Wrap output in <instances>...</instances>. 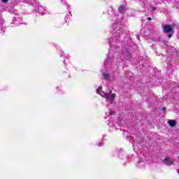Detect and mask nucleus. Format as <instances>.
<instances>
[{"label": "nucleus", "instance_id": "b1692460", "mask_svg": "<svg viewBox=\"0 0 179 179\" xmlns=\"http://www.w3.org/2000/svg\"><path fill=\"white\" fill-rule=\"evenodd\" d=\"M162 110L166 111V108L165 107L162 108Z\"/></svg>", "mask_w": 179, "mask_h": 179}, {"label": "nucleus", "instance_id": "0eeeda50", "mask_svg": "<svg viewBox=\"0 0 179 179\" xmlns=\"http://www.w3.org/2000/svg\"><path fill=\"white\" fill-rule=\"evenodd\" d=\"M162 163H164V164H166V166H173L174 159L173 158L167 157L162 161Z\"/></svg>", "mask_w": 179, "mask_h": 179}, {"label": "nucleus", "instance_id": "a211bd4d", "mask_svg": "<svg viewBox=\"0 0 179 179\" xmlns=\"http://www.w3.org/2000/svg\"><path fill=\"white\" fill-rule=\"evenodd\" d=\"M1 27H3V21H0Z\"/></svg>", "mask_w": 179, "mask_h": 179}, {"label": "nucleus", "instance_id": "393cba45", "mask_svg": "<svg viewBox=\"0 0 179 179\" xmlns=\"http://www.w3.org/2000/svg\"><path fill=\"white\" fill-rule=\"evenodd\" d=\"M102 138L104 139L106 138V134H104Z\"/></svg>", "mask_w": 179, "mask_h": 179}, {"label": "nucleus", "instance_id": "6ab92c4d", "mask_svg": "<svg viewBox=\"0 0 179 179\" xmlns=\"http://www.w3.org/2000/svg\"><path fill=\"white\" fill-rule=\"evenodd\" d=\"M155 10H156V7H152V12H155Z\"/></svg>", "mask_w": 179, "mask_h": 179}, {"label": "nucleus", "instance_id": "a878e982", "mask_svg": "<svg viewBox=\"0 0 179 179\" xmlns=\"http://www.w3.org/2000/svg\"><path fill=\"white\" fill-rule=\"evenodd\" d=\"M67 9H69V8H71V6H67Z\"/></svg>", "mask_w": 179, "mask_h": 179}, {"label": "nucleus", "instance_id": "9b49d317", "mask_svg": "<svg viewBox=\"0 0 179 179\" xmlns=\"http://www.w3.org/2000/svg\"><path fill=\"white\" fill-rule=\"evenodd\" d=\"M120 13H125V6H120L118 8Z\"/></svg>", "mask_w": 179, "mask_h": 179}, {"label": "nucleus", "instance_id": "ddd939ff", "mask_svg": "<svg viewBox=\"0 0 179 179\" xmlns=\"http://www.w3.org/2000/svg\"><path fill=\"white\" fill-rule=\"evenodd\" d=\"M138 167L139 169H143V167H145V162L143 161H140L138 163Z\"/></svg>", "mask_w": 179, "mask_h": 179}, {"label": "nucleus", "instance_id": "f257e3e1", "mask_svg": "<svg viewBox=\"0 0 179 179\" xmlns=\"http://www.w3.org/2000/svg\"><path fill=\"white\" fill-rule=\"evenodd\" d=\"M115 23L113 27V31H111L112 37L109 40V52L108 55V59L103 62L104 66L108 68L111 66V62L114 61L113 58V55H117L120 50V45H121V38L124 37V34H122V29L117 26H122L124 21L122 20V16L121 15H115L113 19Z\"/></svg>", "mask_w": 179, "mask_h": 179}, {"label": "nucleus", "instance_id": "2eb2a0df", "mask_svg": "<svg viewBox=\"0 0 179 179\" xmlns=\"http://www.w3.org/2000/svg\"><path fill=\"white\" fill-rule=\"evenodd\" d=\"M169 124L171 127H176V120H171L169 121Z\"/></svg>", "mask_w": 179, "mask_h": 179}, {"label": "nucleus", "instance_id": "6e6552de", "mask_svg": "<svg viewBox=\"0 0 179 179\" xmlns=\"http://www.w3.org/2000/svg\"><path fill=\"white\" fill-rule=\"evenodd\" d=\"M173 31V28L170 25H165L164 27V33H171Z\"/></svg>", "mask_w": 179, "mask_h": 179}, {"label": "nucleus", "instance_id": "f8f14e48", "mask_svg": "<svg viewBox=\"0 0 179 179\" xmlns=\"http://www.w3.org/2000/svg\"><path fill=\"white\" fill-rule=\"evenodd\" d=\"M71 16H72V14L71 13V12H69V14H67L65 17L64 20H66L67 23L68 22H69V20H71Z\"/></svg>", "mask_w": 179, "mask_h": 179}, {"label": "nucleus", "instance_id": "20e7f679", "mask_svg": "<svg viewBox=\"0 0 179 179\" xmlns=\"http://www.w3.org/2000/svg\"><path fill=\"white\" fill-rule=\"evenodd\" d=\"M106 122L108 124V127L113 128L112 131H117V129H120V126L121 125L120 119H115V120L108 119Z\"/></svg>", "mask_w": 179, "mask_h": 179}, {"label": "nucleus", "instance_id": "f3484780", "mask_svg": "<svg viewBox=\"0 0 179 179\" xmlns=\"http://www.w3.org/2000/svg\"><path fill=\"white\" fill-rule=\"evenodd\" d=\"M103 143L102 142H101V143H98V146L100 148V147H101V146H103Z\"/></svg>", "mask_w": 179, "mask_h": 179}, {"label": "nucleus", "instance_id": "7ed1b4c3", "mask_svg": "<svg viewBox=\"0 0 179 179\" xmlns=\"http://www.w3.org/2000/svg\"><path fill=\"white\" fill-rule=\"evenodd\" d=\"M29 3H31V6L34 7L35 12L41 13V15H46L48 13L47 8L40 5L37 0H29Z\"/></svg>", "mask_w": 179, "mask_h": 179}, {"label": "nucleus", "instance_id": "dca6fc26", "mask_svg": "<svg viewBox=\"0 0 179 179\" xmlns=\"http://www.w3.org/2000/svg\"><path fill=\"white\" fill-rule=\"evenodd\" d=\"M108 113L109 115H115V112H114V110H110Z\"/></svg>", "mask_w": 179, "mask_h": 179}, {"label": "nucleus", "instance_id": "1a4fd4ad", "mask_svg": "<svg viewBox=\"0 0 179 179\" xmlns=\"http://www.w3.org/2000/svg\"><path fill=\"white\" fill-rule=\"evenodd\" d=\"M13 23L15 24H22V18L19 17H14L13 19Z\"/></svg>", "mask_w": 179, "mask_h": 179}, {"label": "nucleus", "instance_id": "5701e85b", "mask_svg": "<svg viewBox=\"0 0 179 179\" xmlns=\"http://www.w3.org/2000/svg\"><path fill=\"white\" fill-rule=\"evenodd\" d=\"M148 20H152V17H148Z\"/></svg>", "mask_w": 179, "mask_h": 179}, {"label": "nucleus", "instance_id": "412c9836", "mask_svg": "<svg viewBox=\"0 0 179 179\" xmlns=\"http://www.w3.org/2000/svg\"><path fill=\"white\" fill-rule=\"evenodd\" d=\"M2 2H4V3H6V2H8L9 0H1Z\"/></svg>", "mask_w": 179, "mask_h": 179}, {"label": "nucleus", "instance_id": "aec40b11", "mask_svg": "<svg viewBox=\"0 0 179 179\" xmlns=\"http://www.w3.org/2000/svg\"><path fill=\"white\" fill-rule=\"evenodd\" d=\"M173 36V34H168L169 38H171V36Z\"/></svg>", "mask_w": 179, "mask_h": 179}, {"label": "nucleus", "instance_id": "f03ea898", "mask_svg": "<svg viewBox=\"0 0 179 179\" xmlns=\"http://www.w3.org/2000/svg\"><path fill=\"white\" fill-rule=\"evenodd\" d=\"M103 87H99L96 89L97 94H99L103 99H106V103H108V106L114 104V100H115V94H113V91L109 90L106 92L102 91Z\"/></svg>", "mask_w": 179, "mask_h": 179}, {"label": "nucleus", "instance_id": "39448f33", "mask_svg": "<svg viewBox=\"0 0 179 179\" xmlns=\"http://www.w3.org/2000/svg\"><path fill=\"white\" fill-rule=\"evenodd\" d=\"M120 60L122 62H124V61H131V54H129V52H128V50H122L118 62H120Z\"/></svg>", "mask_w": 179, "mask_h": 179}, {"label": "nucleus", "instance_id": "4468645a", "mask_svg": "<svg viewBox=\"0 0 179 179\" xmlns=\"http://www.w3.org/2000/svg\"><path fill=\"white\" fill-rule=\"evenodd\" d=\"M60 57L66 59L69 58V55L64 54L63 51H60Z\"/></svg>", "mask_w": 179, "mask_h": 179}, {"label": "nucleus", "instance_id": "4be33fe9", "mask_svg": "<svg viewBox=\"0 0 179 179\" xmlns=\"http://www.w3.org/2000/svg\"><path fill=\"white\" fill-rule=\"evenodd\" d=\"M62 1L63 2V3H64V5H68V4L66 3V1H65L64 0H62Z\"/></svg>", "mask_w": 179, "mask_h": 179}, {"label": "nucleus", "instance_id": "423d86ee", "mask_svg": "<svg viewBox=\"0 0 179 179\" xmlns=\"http://www.w3.org/2000/svg\"><path fill=\"white\" fill-rule=\"evenodd\" d=\"M113 156H114V157H118L121 160H127V157L125 155V152H124V151H122L121 150H115L114 152Z\"/></svg>", "mask_w": 179, "mask_h": 179}, {"label": "nucleus", "instance_id": "9d476101", "mask_svg": "<svg viewBox=\"0 0 179 179\" xmlns=\"http://www.w3.org/2000/svg\"><path fill=\"white\" fill-rule=\"evenodd\" d=\"M102 76L105 80H108L110 78V73L106 72L102 73Z\"/></svg>", "mask_w": 179, "mask_h": 179}]
</instances>
